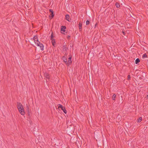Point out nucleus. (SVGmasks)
<instances>
[{
	"label": "nucleus",
	"mask_w": 148,
	"mask_h": 148,
	"mask_svg": "<svg viewBox=\"0 0 148 148\" xmlns=\"http://www.w3.org/2000/svg\"><path fill=\"white\" fill-rule=\"evenodd\" d=\"M122 33L123 34V35H125V34H126V33L123 31H122Z\"/></svg>",
	"instance_id": "obj_22"
},
{
	"label": "nucleus",
	"mask_w": 148,
	"mask_h": 148,
	"mask_svg": "<svg viewBox=\"0 0 148 148\" xmlns=\"http://www.w3.org/2000/svg\"><path fill=\"white\" fill-rule=\"evenodd\" d=\"M90 22L89 21L87 20L86 22V25H88L90 24Z\"/></svg>",
	"instance_id": "obj_21"
},
{
	"label": "nucleus",
	"mask_w": 148,
	"mask_h": 148,
	"mask_svg": "<svg viewBox=\"0 0 148 148\" xmlns=\"http://www.w3.org/2000/svg\"><path fill=\"white\" fill-rule=\"evenodd\" d=\"M67 38L68 39H69L70 38V36L69 35L68 36Z\"/></svg>",
	"instance_id": "obj_25"
},
{
	"label": "nucleus",
	"mask_w": 148,
	"mask_h": 148,
	"mask_svg": "<svg viewBox=\"0 0 148 148\" xmlns=\"http://www.w3.org/2000/svg\"><path fill=\"white\" fill-rule=\"evenodd\" d=\"M58 108H61V110H62L63 111V112L65 113L66 114L67 112V111L65 109V107H63L62 105L60 104H58Z\"/></svg>",
	"instance_id": "obj_2"
},
{
	"label": "nucleus",
	"mask_w": 148,
	"mask_h": 148,
	"mask_svg": "<svg viewBox=\"0 0 148 148\" xmlns=\"http://www.w3.org/2000/svg\"><path fill=\"white\" fill-rule=\"evenodd\" d=\"M37 45L39 47H40V49L41 50H42V51L43 50H44V45L40 43V44H37Z\"/></svg>",
	"instance_id": "obj_7"
},
{
	"label": "nucleus",
	"mask_w": 148,
	"mask_h": 148,
	"mask_svg": "<svg viewBox=\"0 0 148 148\" xmlns=\"http://www.w3.org/2000/svg\"><path fill=\"white\" fill-rule=\"evenodd\" d=\"M139 79H140V80H142V79H143V77H141V76H140V77H139Z\"/></svg>",
	"instance_id": "obj_24"
},
{
	"label": "nucleus",
	"mask_w": 148,
	"mask_h": 148,
	"mask_svg": "<svg viewBox=\"0 0 148 148\" xmlns=\"http://www.w3.org/2000/svg\"><path fill=\"white\" fill-rule=\"evenodd\" d=\"M70 18V16L68 14H66L65 16V19H66L67 21H68L69 22H70V21H69V19Z\"/></svg>",
	"instance_id": "obj_11"
},
{
	"label": "nucleus",
	"mask_w": 148,
	"mask_h": 148,
	"mask_svg": "<svg viewBox=\"0 0 148 148\" xmlns=\"http://www.w3.org/2000/svg\"><path fill=\"white\" fill-rule=\"evenodd\" d=\"M51 40V43H52L54 47H55V45L56 44V42H55V40L54 39H53V40Z\"/></svg>",
	"instance_id": "obj_14"
},
{
	"label": "nucleus",
	"mask_w": 148,
	"mask_h": 148,
	"mask_svg": "<svg viewBox=\"0 0 148 148\" xmlns=\"http://www.w3.org/2000/svg\"><path fill=\"white\" fill-rule=\"evenodd\" d=\"M64 48H66V45H64Z\"/></svg>",
	"instance_id": "obj_27"
},
{
	"label": "nucleus",
	"mask_w": 148,
	"mask_h": 148,
	"mask_svg": "<svg viewBox=\"0 0 148 148\" xmlns=\"http://www.w3.org/2000/svg\"><path fill=\"white\" fill-rule=\"evenodd\" d=\"M26 109L28 113V116H30V115L31 111L29 110V106L27 104H26Z\"/></svg>",
	"instance_id": "obj_6"
},
{
	"label": "nucleus",
	"mask_w": 148,
	"mask_h": 148,
	"mask_svg": "<svg viewBox=\"0 0 148 148\" xmlns=\"http://www.w3.org/2000/svg\"><path fill=\"white\" fill-rule=\"evenodd\" d=\"M49 12H51V14H50V15L51 16L52 18H53L54 16L53 11V10H52L51 9H50L49 10Z\"/></svg>",
	"instance_id": "obj_10"
},
{
	"label": "nucleus",
	"mask_w": 148,
	"mask_h": 148,
	"mask_svg": "<svg viewBox=\"0 0 148 148\" xmlns=\"http://www.w3.org/2000/svg\"><path fill=\"white\" fill-rule=\"evenodd\" d=\"M73 128L71 126L68 127L66 129V132L69 133H72V132H73Z\"/></svg>",
	"instance_id": "obj_3"
},
{
	"label": "nucleus",
	"mask_w": 148,
	"mask_h": 148,
	"mask_svg": "<svg viewBox=\"0 0 148 148\" xmlns=\"http://www.w3.org/2000/svg\"><path fill=\"white\" fill-rule=\"evenodd\" d=\"M128 79H130V75H128L127 76Z\"/></svg>",
	"instance_id": "obj_23"
},
{
	"label": "nucleus",
	"mask_w": 148,
	"mask_h": 148,
	"mask_svg": "<svg viewBox=\"0 0 148 148\" xmlns=\"http://www.w3.org/2000/svg\"><path fill=\"white\" fill-rule=\"evenodd\" d=\"M82 23H79V31H80L82 30Z\"/></svg>",
	"instance_id": "obj_13"
},
{
	"label": "nucleus",
	"mask_w": 148,
	"mask_h": 148,
	"mask_svg": "<svg viewBox=\"0 0 148 148\" xmlns=\"http://www.w3.org/2000/svg\"><path fill=\"white\" fill-rule=\"evenodd\" d=\"M115 5L116 7L117 8H119L120 7V5L119 4V3L118 2H116L115 3Z\"/></svg>",
	"instance_id": "obj_17"
},
{
	"label": "nucleus",
	"mask_w": 148,
	"mask_h": 148,
	"mask_svg": "<svg viewBox=\"0 0 148 148\" xmlns=\"http://www.w3.org/2000/svg\"><path fill=\"white\" fill-rule=\"evenodd\" d=\"M66 27L65 26H62L61 27V32L62 33H63L62 32L63 31V32H65V29H66Z\"/></svg>",
	"instance_id": "obj_9"
},
{
	"label": "nucleus",
	"mask_w": 148,
	"mask_h": 148,
	"mask_svg": "<svg viewBox=\"0 0 148 148\" xmlns=\"http://www.w3.org/2000/svg\"><path fill=\"white\" fill-rule=\"evenodd\" d=\"M147 97L148 98V95H147Z\"/></svg>",
	"instance_id": "obj_30"
},
{
	"label": "nucleus",
	"mask_w": 148,
	"mask_h": 148,
	"mask_svg": "<svg viewBox=\"0 0 148 148\" xmlns=\"http://www.w3.org/2000/svg\"><path fill=\"white\" fill-rule=\"evenodd\" d=\"M33 39L35 43L36 44V45L38 44H40V43L38 40V36H37L36 35L34 36L33 38Z\"/></svg>",
	"instance_id": "obj_4"
},
{
	"label": "nucleus",
	"mask_w": 148,
	"mask_h": 148,
	"mask_svg": "<svg viewBox=\"0 0 148 148\" xmlns=\"http://www.w3.org/2000/svg\"><path fill=\"white\" fill-rule=\"evenodd\" d=\"M53 33L52 32L51 33V38H50V40H52L53 39H53V38L54 37V36H53Z\"/></svg>",
	"instance_id": "obj_16"
},
{
	"label": "nucleus",
	"mask_w": 148,
	"mask_h": 148,
	"mask_svg": "<svg viewBox=\"0 0 148 148\" xmlns=\"http://www.w3.org/2000/svg\"><path fill=\"white\" fill-rule=\"evenodd\" d=\"M69 57L68 58V63L69 64V65L72 63V62L71 61L72 56L71 55H69Z\"/></svg>",
	"instance_id": "obj_8"
},
{
	"label": "nucleus",
	"mask_w": 148,
	"mask_h": 148,
	"mask_svg": "<svg viewBox=\"0 0 148 148\" xmlns=\"http://www.w3.org/2000/svg\"><path fill=\"white\" fill-rule=\"evenodd\" d=\"M140 61V60L139 58H137L135 60V62L136 64H138L139 62Z\"/></svg>",
	"instance_id": "obj_15"
},
{
	"label": "nucleus",
	"mask_w": 148,
	"mask_h": 148,
	"mask_svg": "<svg viewBox=\"0 0 148 148\" xmlns=\"http://www.w3.org/2000/svg\"><path fill=\"white\" fill-rule=\"evenodd\" d=\"M116 97V95L115 94H114L113 95L112 99L113 100H115V98Z\"/></svg>",
	"instance_id": "obj_20"
},
{
	"label": "nucleus",
	"mask_w": 148,
	"mask_h": 148,
	"mask_svg": "<svg viewBox=\"0 0 148 148\" xmlns=\"http://www.w3.org/2000/svg\"><path fill=\"white\" fill-rule=\"evenodd\" d=\"M147 57V54L146 53H145L143 55V58H144Z\"/></svg>",
	"instance_id": "obj_18"
},
{
	"label": "nucleus",
	"mask_w": 148,
	"mask_h": 148,
	"mask_svg": "<svg viewBox=\"0 0 148 148\" xmlns=\"http://www.w3.org/2000/svg\"><path fill=\"white\" fill-rule=\"evenodd\" d=\"M17 107L19 111L22 115L25 114V112L23 106L20 102H17Z\"/></svg>",
	"instance_id": "obj_1"
},
{
	"label": "nucleus",
	"mask_w": 148,
	"mask_h": 148,
	"mask_svg": "<svg viewBox=\"0 0 148 148\" xmlns=\"http://www.w3.org/2000/svg\"><path fill=\"white\" fill-rule=\"evenodd\" d=\"M97 25V23H96L95 25V27H96V26Z\"/></svg>",
	"instance_id": "obj_26"
},
{
	"label": "nucleus",
	"mask_w": 148,
	"mask_h": 148,
	"mask_svg": "<svg viewBox=\"0 0 148 148\" xmlns=\"http://www.w3.org/2000/svg\"><path fill=\"white\" fill-rule=\"evenodd\" d=\"M143 73L144 74V75H145V72H143Z\"/></svg>",
	"instance_id": "obj_29"
},
{
	"label": "nucleus",
	"mask_w": 148,
	"mask_h": 148,
	"mask_svg": "<svg viewBox=\"0 0 148 148\" xmlns=\"http://www.w3.org/2000/svg\"><path fill=\"white\" fill-rule=\"evenodd\" d=\"M73 46L72 45H70V47H73Z\"/></svg>",
	"instance_id": "obj_28"
},
{
	"label": "nucleus",
	"mask_w": 148,
	"mask_h": 148,
	"mask_svg": "<svg viewBox=\"0 0 148 148\" xmlns=\"http://www.w3.org/2000/svg\"><path fill=\"white\" fill-rule=\"evenodd\" d=\"M45 77H46V78L47 79H49L50 77V75L47 73H46L44 74Z\"/></svg>",
	"instance_id": "obj_12"
},
{
	"label": "nucleus",
	"mask_w": 148,
	"mask_h": 148,
	"mask_svg": "<svg viewBox=\"0 0 148 148\" xmlns=\"http://www.w3.org/2000/svg\"><path fill=\"white\" fill-rule=\"evenodd\" d=\"M142 118L141 117H140L138 120V122H140L142 121Z\"/></svg>",
	"instance_id": "obj_19"
},
{
	"label": "nucleus",
	"mask_w": 148,
	"mask_h": 148,
	"mask_svg": "<svg viewBox=\"0 0 148 148\" xmlns=\"http://www.w3.org/2000/svg\"><path fill=\"white\" fill-rule=\"evenodd\" d=\"M67 58V57H66V56H63L62 58V59L64 62L65 63L66 65L69 66V64L68 62Z\"/></svg>",
	"instance_id": "obj_5"
}]
</instances>
